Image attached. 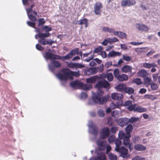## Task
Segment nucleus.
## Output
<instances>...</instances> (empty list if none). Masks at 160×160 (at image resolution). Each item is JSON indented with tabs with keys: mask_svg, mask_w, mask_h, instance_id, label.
<instances>
[{
	"mask_svg": "<svg viewBox=\"0 0 160 160\" xmlns=\"http://www.w3.org/2000/svg\"><path fill=\"white\" fill-rule=\"evenodd\" d=\"M95 87L98 89V92L92 94V99H89L88 102L89 104L93 105L96 103L100 104L106 103L107 98L103 97V92L101 88H110L109 83L106 80L99 81L96 83Z\"/></svg>",
	"mask_w": 160,
	"mask_h": 160,
	"instance_id": "obj_1",
	"label": "nucleus"
},
{
	"mask_svg": "<svg viewBox=\"0 0 160 160\" xmlns=\"http://www.w3.org/2000/svg\"><path fill=\"white\" fill-rule=\"evenodd\" d=\"M80 75L79 71L78 72L72 71L68 68L63 69L62 73H58L56 74L57 78L61 81H66L68 78L72 79V76L78 77Z\"/></svg>",
	"mask_w": 160,
	"mask_h": 160,
	"instance_id": "obj_2",
	"label": "nucleus"
},
{
	"mask_svg": "<svg viewBox=\"0 0 160 160\" xmlns=\"http://www.w3.org/2000/svg\"><path fill=\"white\" fill-rule=\"evenodd\" d=\"M44 58L47 59H62L63 60H66L71 59L72 58L71 54L69 52L68 54L61 58L60 56L54 54L51 52H45V55H43Z\"/></svg>",
	"mask_w": 160,
	"mask_h": 160,
	"instance_id": "obj_3",
	"label": "nucleus"
},
{
	"mask_svg": "<svg viewBox=\"0 0 160 160\" xmlns=\"http://www.w3.org/2000/svg\"><path fill=\"white\" fill-rule=\"evenodd\" d=\"M50 34L49 32L46 33H39L37 34L38 37L41 39L38 40V42L41 44L45 45L48 44L51 45L52 44L55 42V41L51 39H46L45 38L48 37L50 35Z\"/></svg>",
	"mask_w": 160,
	"mask_h": 160,
	"instance_id": "obj_4",
	"label": "nucleus"
},
{
	"mask_svg": "<svg viewBox=\"0 0 160 160\" xmlns=\"http://www.w3.org/2000/svg\"><path fill=\"white\" fill-rule=\"evenodd\" d=\"M97 143L99 151H102L106 148V153L107 154L111 149V146L108 145H107V142L106 141L98 140L97 141Z\"/></svg>",
	"mask_w": 160,
	"mask_h": 160,
	"instance_id": "obj_5",
	"label": "nucleus"
},
{
	"mask_svg": "<svg viewBox=\"0 0 160 160\" xmlns=\"http://www.w3.org/2000/svg\"><path fill=\"white\" fill-rule=\"evenodd\" d=\"M118 136L119 139L123 140V143L125 146H127L130 143L131 135H125V133L122 131H120L118 133Z\"/></svg>",
	"mask_w": 160,
	"mask_h": 160,
	"instance_id": "obj_6",
	"label": "nucleus"
},
{
	"mask_svg": "<svg viewBox=\"0 0 160 160\" xmlns=\"http://www.w3.org/2000/svg\"><path fill=\"white\" fill-rule=\"evenodd\" d=\"M51 64L48 65V68L50 71L52 72H54L55 70V68H59L61 66L60 63L57 61L54 60V59H51Z\"/></svg>",
	"mask_w": 160,
	"mask_h": 160,
	"instance_id": "obj_7",
	"label": "nucleus"
},
{
	"mask_svg": "<svg viewBox=\"0 0 160 160\" xmlns=\"http://www.w3.org/2000/svg\"><path fill=\"white\" fill-rule=\"evenodd\" d=\"M88 126L89 128V131L92 134L96 136L98 132L99 131L97 127L93 124L91 121H89Z\"/></svg>",
	"mask_w": 160,
	"mask_h": 160,
	"instance_id": "obj_8",
	"label": "nucleus"
},
{
	"mask_svg": "<svg viewBox=\"0 0 160 160\" xmlns=\"http://www.w3.org/2000/svg\"><path fill=\"white\" fill-rule=\"evenodd\" d=\"M110 132L109 128L108 127L102 128L100 132V137L102 139L107 138L110 135Z\"/></svg>",
	"mask_w": 160,
	"mask_h": 160,
	"instance_id": "obj_9",
	"label": "nucleus"
},
{
	"mask_svg": "<svg viewBox=\"0 0 160 160\" xmlns=\"http://www.w3.org/2000/svg\"><path fill=\"white\" fill-rule=\"evenodd\" d=\"M103 5L101 3L97 2L94 4V12L96 15L101 14V9L102 8Z\"/></svg>",
	"mask_w": 160,
	"mask_h": 160,
	"instance_id": "obj_10",
	"label": "nucleus"
},
{
	"mask_svg": "<svg viewBox=\"0 0 160 160\" xmlns=\"http://www.w3.org/2000/svg\"><path fill=\"white\" fill-rule=\"evenodd\" d=\"M116 151L120 152V156L123 158H127L129 157V155L128 153V149L122 146L120 148H119L118 151Z\"/></svg>",
	"mask_w": 160,
	"mask_h": 160,
	"instance_id": "obj_11",
	"label": "nucleus"
},
{
	"mask_svg": "<svg viewBox=\"0 0 160 160\" xmlns=\"http://www.w3.org/2000/svg\"><path fill=\"white\" fill-rule=\"evenodd\" d=\"M136 2L135 0H123L121 2L122 7H130L135 5Z\"/></svg>",
	"mask_w": 160,
	"mask_h": 160,
	"instance_id": "obj_12",
	"label": "nucleus"
},
{
	"mask_svg": "<svg viewBox=\"0 0 160 160\" xmlns=\"http://www.w3.org/2000/svg\"><path fill=\"white\" fill-rule=\"evenodd\" d=\"M90 160H106V157L104 153L98 152L96 157L91 158Z\"/></svg>",
	"mask_w": 160,
	"mask_h": 160,
	"instance_id": "obj_13",
	"label": "nucleus"
},
{
	"mask_svg": "<svg viewBox=\"0 0 160 160\" xmlns=\"http://www.w3.org/2000/svg\"><path fill=\"white\" fill-rule=\"evenodd\" d=\"M117 123L118 126L122 127L128 123V118H120L117 120Z\"/></svg>",
	"mask_w": 160,
	"mask_h": 160,
	"instance_id": "obj_14",
	"label": "nucleus"
},
{
	"mask_svg": "<svg viewBox=\"0 0 160 160\" xmlns=\"http://www.w3.org/2000/svg\"><path fill=\"white\" fill-rule=\"evenodd\" d=\"M136 27L138 30L142 32H147L149 29L148 26L142 24H136Z\"/></svg>",
	"mask_w": 160,
	"mask_h": 160,
	"instance_id": "obj_15",
	"label": "nucleus"
},
{
	"mask_svg": "<svg viewBox=\"0 0 160 160\" xmlns=\"http://www.w3.org/2000/svg\"><path fill=\"white\" fill-rule=\"evenodd\" d=\"M99 79V77L97 75H94L86 79V81L88 83H93Z\"/></svg>",
	"mask_w": 160,
	"mask_h": 160,
	"instance_id": "obj_16",
	"label": "nucleus"
},
{
	"mask_svg": "<svg viewBox=\"0 0 160 160\" xmlns=\"http://www.w3.org/2000/svg\"><path fill=\"white\" fill-rule=\"evenodd\" d=\"M111 97L114 100H119L122 98L123 96L121 93H113L112 94Z\"/></svg>",
	"mask_w": 160,
	"mask_h": 160,
	"instance_id": "obj_17",
	"label": "nucleus"
},
{
	"mask_svg": "<svg viewBox=\"0 0 160 160\" xmlns=\"http://www.w3.org/2000/svg\"><path fill=\"white\" fill-rule=\"evenodd\" d=\"M97 72V67L90 68L86 71L85 73L88 75H93L96 74Z\"/></svg>",
	"mask_w": 160,
	"mask_h": 160,
	"instance_id": "obj_18",
	"label": "nucleus"
},
{
	"mask_svg": "<svg viewBox=\"0 0 160 160\" xmlns=\"http://www.w3.org/2000/svg\"><path fill=\"white\" fill-rule=\"evenodd\" d=\"M133 129V127L132 124H130L128 125L125 128L126 132L125 133V134L128 135H131L130 133L132 131Z\"/></svg>",
	"mask_w": 160,
	"mask_h": 160,
	"instance_id": "obj_19",
	"label": "nucleus"
},
{
	"mask_svg": "<svg viewBox=\"0 0 160 160\" xmlns=\"http://www.w3.org/2000/svg\"><path fill=\"white\" fill-rule=\"evenodd\" d=\"M80 85V88H81L82 89L86 91L90 90L92 88V86L91 85L84 84L82 82Z\"/></svg>",
	"mask_w": 160,
	"mask_h": 160,
	"instance_id": "obj_20",
	"label": "nucleus"
},
{
	"mask_svg": "<svg viewBox=\"0 0 160 160\" xmlns=\"http://www.w3.org/2000/svg\"><path fill=\"white\" fill-rule=\"evenodd\" d=\"M134 148L137 151H143L146 150V147L140 144H136L134 145Z\"/></svg>",
	"mask_w": 160,
	"mask_h": 160,
	"instance_id": "obj_21",
	"label": "nucleus"
},
{
	"mask_svg": "<svg viewBox=\"0 0 160 160\" xmlns=\"http://www.w3.org/2000/svg\"><path fill=\"white\" fill-rule=\"evenodd\" d=\"M126 86L124 84H119L115 86V88L119 92L125 91Z\"/></svg>",
	"mask_w": 160,
	"mask_h": 160,
	"instance_id": "obj_22",
	"label": "nucleus"
},
{
	"mask_svg": "<svg viewBox=\"0 0 160 160\" xmlns=\"http://www.w3.org/2000/svg\"><path fill=\"white\" fill-rule=\"evenodd\" d=\"M121 54V53L112 50L109 52V53L108 55V58H110L115 57L116 56H119Z\"/></svg>",
	"mask_w": 160,
	"mask_h": 160,
	"instance_id": "obj_23",
	"label": "nucleus"
},
{
	"mask_svg": "<svg viewBox=\"0 0 160 160\" xmlns=\"http://www.w3.org/2000/svg\"><path fill=\"white\" fill-rule=\"evenodd\" d=\"M132 69V67L128 65H125L123 66L122 68V72L127 73L131 72Z\"/></svg>",
	"mask_w": 160,
	"mask_h": 160,
	"instance_id": "obj_24",
	"label": "nucleus"
},
{
	"mask_svg": "<svg viewBox=\"0 0 160 160\" xmlns=\"http://www.w3.org/2000/svg\"><path fill=\"white\" fill-rule=\"evenodd\" d=\"M81 82L78 81H75L71 82L70 85L72 88H79L80 87Z\"/></svg>",
	"mask_w": 160,
	"mask_h": 160,
	"instance_id": "obj_25",
	"label": "nucleus"
},
{
	"mask_svg": "<svg viewBox=\"0 0 160 160\" xmlns=\"http://www.w3.org/2000/svg\"><path fill=\"white\" fill-rule=\"evenodd\" d=\"M117 79L120 82L126 81L128 79V77L127 75L122 74L119 75Z\"/></svg>",
	"mask_w": 160,
	"mask_h": 160,
	"instance_id": "obj_26",
	"label": "nucleus"
},
{
	"mask_svg": "<svg viewBox=\"0 0 160 160\" xmlns=\"http://www.w3.org/2000/svg\"><path fill=\"white\" fill-rule=\"evenodd\" d=\"M148 75L146 71L144 69H142L138 72V75L139 77H146Z\"/></svg>",
	"mask_w": 160,
	"mask_h": 160,
	"instance_id": "obj_27",
	"label": "nucleus"
},
{
	"mask_svg": "<svg viewBox=\"0 0 160 160\" xmlns=\"http://www.w3.org/2000/svg\"><path fill=\"white\" fill-rule=\"evenodd\" d=\"M143 66L145 68H150L152 67H157V65L154 62L151 63H145L143 64Z\"/></svg>",
	"mask_w": 160,
	"mask_h": 160,
	"instance_id": "obj_28",
	"label": "nucleus"
},
{
	"mask_svg": "<svg viewBox=\"0 0 160 160\" xmlns=\"http://www.w3.org/2000/svg\"><path fill=\"white\" fill-rule=\"evenodd\" d=\"M147 111L146 108L141 107L140 106H136L135 112H146Z\"/></svg>",
	"mask_w": 160,
	"mask_h": 160,
	"instance_id": "obj_29",
	"label": "nucleus"
},
{
	"mask_svg": "<svg viewBox=\"0 0 160 160\" xmlns=\"http://www.w3.org/2000/svg\"><path fill=\"white\" fill-rule=\"evenodd\" d=\"M114 143L116 145V148L115 150L116 151H118V148H120L119 147L122 144V142L121 140L118 139H116L114 140Z\"/></svg>",
	"mask_w": 160,
	"mask_h": 160,
	"instance_id": "obj_30",
	"label": "nucleus"
},
{
	"mask_svg": "<svg viewBox=\"0 0 160 160\" xmlns=\"http://www.w3.org/2000/svg\"><path fill=\"white\" fill-rule=\"evenodd\" d=\"M134 92V89L131 87H127L126 86V89L125 90L124 92L131 95L133 94Z\"/></svg>",
	"mask_w": 160,
	"mask_h": 160,
	"instance_id": "obj_31",
	"label": "nucleus"
},
{
	"mask_svg": "<svg viewBox=\"0 0 160 160\" xmlns=\"http://www.w3.org/2000/svg\"><path fill=\"white\" fill-rule=\"evenodd\" d=\"M139 120L138 117H132L130 118H128V123H133L135 122L138 121Z\"/></svg>",
	"mask_w": 160,
	"mask_h": 160,
	"instance_id": "obj_32",
	"label": "nucleus"
},
{
	"mask_svg": "<svg viewBox=\"0 0 160 160\" xmlns=\"http://www.w3.org/2000/svg\"><path fill=\"white\" fill-rule=\"evenodd\" d=\"M137 106V105L136 104H132L128 107L127 109L130 111H133L135 112Z\"/></svg>",
	"mask_w": 160,
	"mask_h": 160,
	"instance_id": "obj_33",
	"label": "nucleus"
},
{
	"mask_svg": "<svg viewBox=\"0 0 160 160\" xmlns=\"http://www.w3.org/2000/svg\"><path fill=\"white\" fill-rule=\"evenodd\" d=\"M102 30L105 32L112 33L113 32V29L111 28L108 27H103Z\"/></svg>",
	"mask_w": 160,
	"mask_h": 160,
	"instance_id": "obj_34",
	"label": "nucleus"
},
{
	"mask_svg": "<svg viewBox=\"0 0 160 160\" xmlns=\"http://www.w3.org/2000/svg\"><path fill=\"white\" fill-rule=\"evenodd\" d=\"M79 49L78 48H77L72 50L70 52L72 57H73V56L75 55L76 54L77 55L79 54Z\"/></svg>",
	"mask_w": 160,
	"mask_h": 160,
	"instance_id": "obj_35",
	"label": "nucleus"
},
{
	"mask_svg": "<svg viewBox=\"0 0 160 160\" xmlns=\"http://www.w3.org/2000/svg\"><path fill=\"white\" fill-rule=\"evenodd\" d=\"M108 156L110 160H117V157L114 154L110 153H108Z\"/></svg>",
	"mask_w": 160,
	"mask_h": 160,
	"instance_id": "obj_36",
	"label": "nucleus"
},
{
	"mask_svg": "<svg viewBox=\"0 0 160 160\" xmlns=\"http://www.w3.org/2000/svg\"><path fill=\"white\" fill-rule=\"evenodd\" d=\"M38 26L39 27L42 26L45 23V21L44 18H39L38 20Z\"/></svg>",
	"mask_w": 160,
	"mask_h": 160,
	"instance_id": "obj_37",
	"label": "nucleus"
},
{
	"mask_svg": "<svg viewBox=\"0 0 160 160\" xmlns=\"http://www.w3.org/2000/svg\"><path fill=\"white\" fill-rule=\"evenodd\" d=\"M28 18L32 21L33 22H35L37 21L36 18L33 15H32V14H30L27 15Z\"/></svg>",
	"mask_w": 160,
	"mask_h": 160,
	"instance_id": "obj_38",
	"label": "nucleus"
},
{
	"mask_svg": "<svg viewBox=\"0 0 160 160\" xmlns=\"http://www.w3.org/2000/svg\"><path fill=\"white\" fill-rule=\"evenodd\" d=\"M119 106L120 105L118 103H117L116 104L114 103H112L110 104V107L112 109L119 108Z\"/></svg>",
	"mask_w": 160,
	"mask_h": 160,
	"instance_id": "obj_39",
	"label": "nucleus"
},
{
	"mask_svg": "<svg viewBox=\"0 0 160 160\" xmlns=\"http://www.w3.org/2000/svg\"><path fill=\"white\" fill-rule=\"evenodd\" d=\"M108 138V141L109 143H112L115 140V137L113 135H109Z\"/></svg>",
	"mask_w": 160,
	"mask_h": 160,
	"instance_id": "obj_40",
	"label": "nucleus"
},
{
	"mask_svg": "<svg viewBox=\"0 0 160 160\" xmlns=\"http://www.w3.org/2000/svg\"><path fill=\"white\" fill-rule=\"evenodd\" d=\"M107 78L108 81L110 82L113 79V76L112 74L111 73H108L107 75Z\"/></svg>",
	"mask_w": 160,
	"mask_h": 160,
	"instance_id": "obj_41",
	"label": "nucleus"
},
{
	"mask_svg": "<svg viewBox=\"0 0 160 160\" xmlns=\"http://www.w3.org/2000/svg\"><path fill=\"white\" fill-rule=\"evenodd\" d=\"M132 82L136 83L138 85H141L142 83L141 79L139 78H137L134 79L133 80Z\"/></svg>",
	"mask_w": 160,
	"mask_h": 160,
	"instance_id": "obj_42",
	"label": "nucleus"
},
{
	"mask_svg": "<svg viewBox=\"0 0 160 160\" xmlns=\"http://www.w3.org/2000/svg\"><path fill=\"white\" fill-rule=\"evenodd\" d=\"M102 47L101 46H99L98 47L96 48L93 51V52L95 53H97L98 52H101L102 51Z\"/></svg>",
	"mask_w": 160,
	"mask_h": 160,
	"instance_id": "obj_43",
	"label": "nucleus"
},
{
	"mask_svg": "<svg viewBox=\"0 0 160 160\" xmlns=\"http://www.w3.org/2000/svg\"><path fill=\"white\" fill-rule=\"evenodd\" d=\"M108 39L109 43L111 44L113 42H116L118 41V39L115 37L112 38H108Z\"/></svg>",
	"mask_w": 160,
	"mask_h": 160,
	"instance_id": "obj_44",
	"label": "nucleus"
},
{
	"mask_svg": "<svg viewBox=\"0 0 160 160\" xmlns=\"http://www.w3.org/2000/svg\"><path fill=\"white\" fill-rule=\"evenodd\" d=\"M66 63L68 67L72 68H75L76 63H73L72 62H67Z\"/></svg>",
	"mask_w": 160,
	"mask_h": 160,
	"instance_id": "obj_45",
	"label": "nucleus"
},
{
	"mask_svg": "<svg viewBox=\"0 0 160 160\" xmlns=\"http://www.w3.org/2000/svg\"><path fill=\"white\" fill-rule=\"evenodd\" d=\"M144 82L145 83L148 84V85H150L151 82L152 81L151 79L149 78L148 77H146L144 78Z\"/></svg>",
	"mask_w": 160,
	"mask_h": 160,
	"instance_id": "obj_46",
	"label": "nucleus"
},
{
	"mask_svg": "<svg viewBox=\"0 0 160 160\" xmlns=\"http://www.w3.org/2000/svg\"><path fill=\"white\" fill-rule=\"evenodd\" d=\"M113 73L114 77L117 78L118 77V76L120 75L119 74V70L118 68H116L114 70Z\"/></svg>",
	"mask_w": 160,
	"mask_h": 160,
	"instance_id": "obj_47",
	"label": "nucleus"
},
{
	"mask_svg": "<svg viewBox=\"0 0 160 160\" xmlns=\"http://www.w3.org/2000/svg\"><path fill=\"white\" fill-rule=\"evenodd\" d=\"M87 97V95L86 93L84 92H82L80 95V98L81 99H84Z\"/></svg>",
	"mask_w": 160,
	"mask_h": 160,
	"instance_id": "obj_48",
	"label": "nucleus"
},
{
	"mask_svg": "<svg viewBox=\"0 0 160 160\" xmlns=\"http://www.w3.org/2000/svg\"><path fill=\"white\" fill-rule=\"evenodd\" d=\"M98 114L100 117H103L104 115L103 111L101 109H99L98 112Z\"/></svg>",
	"mask_w": 160,
	"mask_h": 160,
	"instance_id": "obj_49",
	"label": "nucleus"
},
{
	"mask_svg": "<svg viewBox=\"0 0 160 160\" xmlns=\"http://www.w3.org/2000/svg\"><path fill=\"white\" fill-rule=\"evenodd\" d=\"M27 23L29 26L35 28V22L28 21L27 22Z\"/></svg>",
	"mask_w": 160,
	"mask_h": 160,
	"instance_id": "obj_50",
	"label": "nucleus"
},
{
	"mask_svg": "<svg viewBox=\"0 0 160 160\" xmlns=\"http://www.w3.org/2000/svg\"><path fill=\"white\" fill-rule=\"evenodd\" d=\"M85 67V65L83 64H82L81 63H76L75 68H84Z\"/></svg>",
	"mask_w": 160,
	"mask_h": 160,
	"instance_id": "obj_51",
	"label": "nucleus"
},
{
	"mask_svg": "<svg viewBox=\"0 0 160 160\" xmlns=\"http://www.w3.org/2000/svg\"><path fill=\"white\" fill-rule=\"evenodd\" d=\"M152 89L154 90H156L158 88V85L155 83H152L150 84Z\"/></svg>",
	"mask_w": 160,
	"mask_h": 160,
	"instance_id": "obj_52",
	"label": "nucleus"
},
{
	"mask_svg": "<svg viewBox=\"0 0 160 160\" xmlns=\"http://www.w3.org/2000/svg\"><path fill=\"white\" fill-rule=\"evenodd\" d=\"M118 37L121 38H126V35L125 33L120 31Z\"/></svg>",
	"mask_w": 160,
	"mask_h": 160,
	"instance_id": "obj_53",
	"label": "nucleus"
},
{
	"mask_svg": "<svg viewBox=\"0 0 160 160\" xmlns=\"http://www.w3.org/2000/svg\"><path fill=\"white\" fill-rule=\"evenodd\" d=\"M118 130L117 128L115 126L111 127L110 128V132L112 133H115Z\"/></svg>",
	"mask_w": 160,
	"mask_h": 160,
	"instance_id": "obj_54",
	"label": "nucleus"
},
{
	"mask_svg": "<svg viewBox=\"0 0 160 160\" xmlns=\"http://www.w3.org/2000/svg\"><path fill=\"white\" fill-rule=\"evenodd\" d=\"M123 59L127 61H129L131 60V58L130 57L123 55L122 56Z\"/></svg>",
	"mask_w": 160,
	"mask_h": 160,
	"instance_id": "obj_55",
	"label": "nucleus"
},
{
	"mask_svg": "<svg viewBox=\"0 0 160 160\" xmlns=\"http://www.w3.org/2000/svg\"><path fill=\"white\" fill-rule=\"evenodd\" d=\"M42 29L43 30H45L46 32L50 31L52 30V28L50 27H49L48 26H43Z\"/></svg>",
	"mask_w": 160,
	"mask_h": 160,
	"instance_id": "obj_56",
	"label": "nucleus"
},
{
	"mask_svg": "<svg viewBox=\"0 0 160 160\" xmlns=\"http://www.w3.org/2000/svg\"><path fill=\"white\" fill-rule=\"evenodd\" d=\"M119 114V111L114 110L111 112L112 116L113 117H115L117 116H118Z\"/></svg>",
	"mask_w": 160,
	"mask_h": 160,
	"instance_id": "obj_57",
	"label": "nucleus"
},
{
	"mask_svg": "<svg viewBox=\"0 0 160 160\" xmlns=\"http://www.w3.org/2000/svg\"><path fill=\"white\" fill-rule=\"evenodd\" d=\"M132 104V101L130 100H128L125 102L124 104V106L128 107Z\"/></svg>",
	"mask_w": 160,
	"mask_h": 160,
	"instance_id": "obj_58",
	"label": "nucleus"
},
{
	"mask_svg": "<svg viewBox=\"0 0 160 160\" xmlns=\"http://www.w3.org/2000/svg\"><path fill=\"white\" fill-rule=\"evenodd\" d=\"M88 22V19L86 18H84L80 20V25H82L83 24H86V23L87 22Z\"/></svg>",
	"mask_w": 160,
	"mask_h": 160,
	"instance_id": "obj_59",
	"label": "nucleus"
},
{
	"mask_svg": "<svg viewBox=\"0 0 160 160\" xmlns=\"http://www.w3.org/2000/svg\"><path fill=\"white\" fill-rule=\"evenodd\" d=\"M139 140L138 136H134L132 138V141L134 143H136L138 142Z\"/></svg>",
	"mask_w": 160,
	"mask_h": 160,
	"instance_id": "obj_60",
	"label": "nucleus"
},
{
	"mask_svg": "<svg viewBox=\"0 0 160 160\" xmlns=\"http://www.w3.org/2000/svg\"><path fill=\"white\" fill-rule=\"evenodd\" d=\"M159 76L158 73L154 74L152 76L153 80L155 81H156Z\"/></svg>",
	"mask_w": 160,
	"mask_h": 160,
	"instance_id": "obj_61",
	"label": "nucleus"
},
{
	"mask_svg": "<svg viewBox=\"0 0 160 160\" xmlns=\"http://www.w3.org/2000/svg\"><path fill=\"white\" fill-rule=\"evenodd\" d=\"M109 43L108 38H106L104 39V41L102 42V44L104 46H106L108 43Z\"/></svg>",
	"mask_w": 160,
	"mask_h": 160,
	"instance_id": "obj_62",
	"label": "nucleus"
},
{
	"mask_svg": "<svg viewBox=\"0 0 160 160\" xmlns=\"http://www.w3.org/2000/svg\"><path fill=\"white\" fill-rule=\"evenodd\" d=\"M36 48L37 50L40 51L44 49L40 45L38 44H36Z\"/></svg>",
	"mask_w": 160,
	"mask_h": 160,
	"instance_id": "obj_63",
	"label": "nucleus"
},
{
	"mask_svg": "<svg viewBox=\"0 0 160 160\" xmlns=\"http://www.w3.org/2000/svg\"><path fill=\"white\" fill-rule=\"evenodd\" d=\"M103 66V65L102 64L99 67H97L98 71V70L100 72H102L104 70Z\"/></svg>",
	"mask_w": 160,
	"mask_h": 160,
	"instance_id": "obj_64",
	"label": "nucleus"
}]
</instances>
